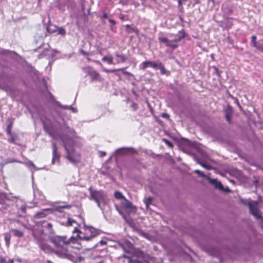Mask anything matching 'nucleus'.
<instances>
[{"mask_svg":"<svg viewBox=\"0 0 263 263\" xmlns=\"http://www.w3.org/2000/svg\"><path fill=\"white\" fill-rule=\"evenodd\" d=\"M102 61L107 63L108 64H115V63L113 62V59L112 56L110 54H107L105 56L103 57Z\"/></svg>","mask_w":263,"mask_h":263,"instance_id":"15","label":"nucleus"},{"mask_svg":"<svg viewBox=\"0 0 263 263\" xmlns=\"http://www.w3.org/2000/svg\"><path fill=\"white\" fill-rule=\"evenodd\" d=\"M46 30H47V32H49V26H47L46 27Z\"/></svg>","mask_w":263,"mask_h":263,"instance_id":"49","label":"nucleus"},{"mask_svg":"<svg viewBox=\"0 0 263 263\" xmlns=\"http://www.w3.org/2000/svg\"><path fill=\"white\" fill-rule=\"evenodd\" d=\"M163 141L166 143V145H167L169 147H173V144L168 140L163 139Z\"/></svg>","mask_w":263,"mask_h":263,"instance_id":"31","label":"nucleus"},{"mask_svg":"<svg viewBox=\"0 0 263 263\" xmlns=\"http://www.w3.org/2000/svg\"><path fill=\"white\" fill-rule=\"evenodd\" d=\"M161 116L162 117L165 118H169V115L167 114H165V113L162 114Z\"/></svg>","mask_w":263,"mask_h":263,"instance_id":"39","label":"nucleus"},{"mask_svg":"<svg viewBox=\"0 0 263 263\" xmlns=\"http://www.w3.org/2000/svg\"><path fill=\"white\" fill-rule=\"evenodd\" d=\"M256 49L263 52V39L258 41V44L256 45Z\"/></svg>","mask_w":263,"mask_h":263,"instance_id":"23","label":"nucleus"},{"mask_svg":"<svg viewBox=\"0 0 263 263\" xmlns=\"http://www.w3.org/2000/svg\"><path fill=\"white\" fill-rule=\"evenodd\" d=\"M198 163L200 164L202 167H203L204 168H205L207 170H210L211 168V167L210 166L204 163H201V162H198Z\"/></svg>","mask_w":263,"mask_h":263,"instance_id":"32","label":"nucleus"},{"mask_svg":"<svg viewBox=\"0 0 263 263\" xmlns=\"http://www.w3.org/2000/svg\"><path fill=\"white\" fill-rule=\"evenodd\" d=\"M208 180L209 183L211 184L214 185L216 189H218L220 190H222L223 189L222 185L221 184V182L218 181L217 179H211L210 178H209Z\"/></svg>","mask_w":263,"mask_h":263,"instance_id":"13","label":"nucleus"},{"mask_svg":"<svg viewBox=\"0 0 263 263\" xmlns=\"http://www.w3.org/2000/svg\"><path fill=\"white\" fill-rule=\"evenodd\" d=\"M11 235L9 233H5L4 234V239L7 245H9L11 240Z\"/></svg>","mask_w":263,"mask_h":263,"instance_id":"24","label":"nucleus"},{"mask_svg":"<svg viewBox=\"0 0 263 263\" xmlns=\"http://www.w3.org/2000/svg\"><path fill=\"white\" fill-rule=\"evenodd\" d=\"M123 149H124V148H119V149H117V150H116V153H117V154H120V152H121V151H122Z\"/></svg>","mask_w":263,"mask_h":263,"instance_id":"40","label":"nucleus"},{"mask_svg":"<svg viewBox=\"0 0 263 263\" xmlns=\"http://www.w3.org/2000/svg\"><path fill=\"white\" fill-rule=\"evenodd\" d=\"M157 68H159L160 69L162 74L165 73L166 70L164 68V66L162 65L161 63H159L158 64Z\"/></svg>","mask_w":263,"mask_h":263,"instance_id":"29","label":"nucleus"},{"mask_svg":"<svg viewBox=\"0 0 263 263\" xmlns=\"http://www.w3.org/2000/svg\"><path fill=\"white\" fill-rule=\"evenodd\" d=\"M109 22L110 23H111L112 25H115V23H116L115 21H114V20H111V19H109Z\"/></svg>","mask_w":263,"mask_h":263,"instance_id":"44","label":"nucleus"},{"mask_svg":"<svg viewBox=\"0 0 263 263\" xmlns=\"http://www.w3.org/2000/svg\"><path fill=\"white\" fill-rule=\"evenodd\" d=\"M9 135L10 136V138L8 140V141L10 143H13V144H16V145H18L15 142L16 137L13 136V135H12V134Z\"/></svg>","mask_w":263,"mask_h":263,"instance_id":"28","label":"nucleus"},{"mask_svg":"<svg viewBox=\"0 0 263 263\" xmlns=\"http://www.w3.org/2000/svg\"><path fill=\"white\" fill-rule=\"evenodd\" d=\"M214 2V0H212Z\"/></svg>","mask_w":263,"mask_h":263,"instance_id":"54","label":"nucleus"},{"mask_svg":"<svg viewBox=\"0 0 263 263\" xmlns=\"http://www.w3.org/2000/svg\"><path fill=\"white\" fill-rule=\"evenodd\" d=\"M107 17H108V15H107V13H104L103 14V15H102V17H103V18H107Z\"/></svg>","mask_w":263,"mask_h":263,"instance_id":"45","label":"nucleus"},{"mask_svg":"<svg viewBox=\"0 0 263 263\" xmlns=\"http://www.w3.org/2000/svg\"><path fill=\"white\" fill-rule=\"evenodd\" d=\"M85 234L90 237V239L97 236L99 233L98 231L92 227H86L85 228Z\"/></svg>","mask_w":263,"mask_h":263,"instance_id":"9","label":"nucleus"},{"mask_svg":"<svg viewBox=\"0 0 263 263\" xmlns=\"http://www.w3.org/2000/svg\"><path fill=\"white\" fill-rule=\"evenodd\" d=\"M57 33L58 34L64 35L66 33L65 30L62 28H57V26L50 24V33Z\"/></svg>","mask_w":263,"mask_h":263,"instance_id":"12","label":"nucleus"},{"mask_svg":"<svg viewBox=\"0 0 263 263\" xmlns=\"http://www.w3.org/2000/svg\"><path fill=\"white\" fill-rule=\"evenodd\" d=\"M106 155V153L105 152H101V156L104 157Z\"/></svg>","mask_w":263,"mask_h":263,"instance_id":"47","label":"nucleus"},{"mask_svg":"<svg viewBox=\"0 0 263 263\" xmlns=\"http://www.w3.org/2000/svg\"><path fill=\"white\" fill-rule=\"evenodd\" d=\"M56 104L61 107L66 109H70L73 112L76 113L78 111L77 109L76 108L73 107L71 106H62L60 104L59 102L55 101L53 96L50 93V105Z\"/></svg>","mask_w":263,"mask_h":263,"instance_id":"7","label":"nucleus"},{"mask_svg":"<svg viewBox=\"0 0 263 263\" xmlns=\"http://www.w3.org/2000/svg\"><path fill=\"white\" fill-rule=\"evenodd\" d=\"M115 197L118 199H121V200H123L125 197L123 195V194L119 191H116L114 193Z\"/></svg>","mask_w":263,"mask_h":263,"instance_id":"22","label":"nucleus"},{"mask_svg":"<svg viewBox=\"0 0 263 263\" xmlns=\"http://www.w3.org/2000/svg\"><path fill=\"white\" fill-rule=\"evenodd\" d=\"M41 237L43 238V239H45L46 238H49V236L48 235H47V234H44V232H42Z\"/></svg>","mask_w":263,"mask_h":263,"instance_id":"35","label":"nucleus"},{"mask_svg":"<svg viewBox=\"0 0 263 263\" xmlns=\"http://www.w3.org/2000/svg\"><path fill=\"white\" fill-rule=\"evenodd\" d=\"M132 107L134 108V110H136L137 109V104L135 103H133Z\"/></svg>","mask_w":263,"mask_h":263,"instance_id":"37","label":"nucleus"},{"mask_svg":"<svg viewBox=\"0 0 263 263\" xmlns=\"http://www.w3.org/2000/svg\"><path fill=\"white\" fill-rule=\"evenodd\" d=\"M158 64L151 61H145L142 63L140 66L141 69L144 70L148 67H151L154 68H157Z\"/></svg>","mask_w":263,"mask_h":263,"instance_id":"10","label":"nucleus"},{"mask_svg":"<svg viewBox=\"0 0 263 263\" xmlns=\"http://www.w3.org/2000/svg\"><path fill=\"white\" fill-rule=\"evenodd\" d=\"M195 173H197L198 175H199V176H200L201 177H205L204 174L199 170H195Z\"/></svg>","mask_w":263,"mask_h":263,"instance_id":"33","label":"nucleus"},{"mask_svg":"<svg viewBox=\"0 0 263 263\" xmlns=\"http://www.w3.org/2000/svg\"><path fill=\"white\" fill-rule=\"evenodd\" d=\"M121 203L122 206L128 212H135L136 208L133 206L132 203L127 200L126 198H124L123 200H121Z\"/></svg>","mask_w":263,"mask_h":263,"instance_id":"6","label":"nucleus"},{"mask_svg":"<svg viewBox=\"0 0 263 263\" xmlns=\"http://www.w3.org/2000/svg\"><path fill=\"white\" fill-rule=\"evenodd\" d=\"M0 203H2V204L5 203V200H4V202H1L0 201Z\"/></svg>","mask_w":263,"mask_h":263,"instance_id":"52","label":"nucleus"},{"mask_svg":"<svg viewBox=\"0 0 263 263\" xmlns=\"http://www.w3.org/2000/svg\"><path fill=\"white\" fill-rule=\"evenodd\" d=\"M184 36H179L173 40H168L167 38L164 37H161L159 38L160 42L163 43L166 46L171 47L173 49L176 48L178 47L177 43L179 42Z\"/></svg>","mask_w":263,"mask_h":263,"instance_id":"5","label":"nucleus"},{"mask_svg":"<svg viewBox=\"0 0 263 263\" xmlns=\"http://www.w3.org/2000/svg\"><path fill=\"white\" fill-rule=\"evenodd\" d=\"M82 69L83 71L86 74L87 76H89L93 69L90 66H87L85 67H82Z\"/></svg>","mask_w":263,"mask_h":263,"instance_id":"18","label":"nucleus"},{"mask_svg":"<svg viewBox=\"0 0 263 263\" xmlns=\"http://www.w3.org/2000/svg\"><path fill=\"white\" fill-rule=\"evenodd\" d=\"M70 207V206L69 205H62V206H60V208H65V209H69Z\"/></svg>","mask_w":263,"mask_h":263,"instance_id":"43","label":"nucleus"},{"mask_svg":"<svg viewBox=\"0 0 263 263\" xmlns=\"http://www.w3.org/2000/svg\"><path fill=\"white\" fill-rule=\"evenodd\" d=\"M60 155L57 151V149L55 144L52 145V163L53 164L60 163Z\"/></svg>","mask_w":263,"mask_h":263,"instance_id":"8","label":"nucleus"},{"mask_svg":"<svg viewBox=\"0 0 263 263\" xmlns=\"http://www.w3.org/2000/svg\"><path fill=\"white\" fill-rule=\"evenodd\" d=\"M12 232H13V234L14 236L18 237H21L23 236L24 233L23 232L17 230V229H13L12 230Z\"/></svg>","mask_w":263,"mask_h":263,"instance_id":"20","label":"nucleus"},{"mask_svg":"<svg viewBox=\"0 0 263 263\" xmlns=\"http://www.w3.org/2000/svg\"><path fill=\"white\" fill-rule=\"evenodd\" d=\"M89 76L92 80H101V77L99 73L94 69L92 70Z\"/></svg>","mask_w":263,"mask_h":263,"instance_id":"16","label":"nucleus"},{"mask_svg":"<svg viewBox=\"0 0 263 263\" xmlns=\"http://www.w3.org/2000/svg\"><path fill=\"white\" fill-rule=\"evenodd\" d=\"M44 127L46 132L48 133H49V129L48 128V127L45 125V124H44Z\"/></svg>","mask_w":263,"mask_h":263,"instance_id":"41","label":"nucleus"},{"mask_svg":"<svg viewBox=\"0 0 263 263\" xmlns=\"http://www.w3.org/2000/svg\"><path fill=\"white\" fill-rule=\"evenodd\" d=\"M65 150L66 158L70 162L76 164L80 160V154L77 149L82 144V140L79 138L62 139Z\"/></svg>","mask_w":263,"mask_h":263,"instance_id":"1","label":"nucleus"},{"mask_svg":"<svg viewBox=\"0 0 263 263\" xmlns=\"http://www.w3.org/2000/svg\"><path fill=\"white\" fill-rule=\"evenodd\" d=\"M123 69H103V71L105 72H114L118 70H122Z\"/></svg>","mask_w":263,"mask_h":263,"instance_id":"30","label":"nucleus"},{"mask_svg":"<svg viewBox=\"0 0 263 263\" xmlns=\"http://www.w3.org/2000/svg\"><path fill=\"white\" fill-rule=\"evenodd\" d=\"M80 53H81L82 54H83V55H87V53L85 51H84V50H82V49H81V50H80Z\"/></svg>","mask_w":263,"mask_h":263,"instance_id":"42","label":"nucleus"},{"mask_svg":"<svg viewBox=\"0 0 263 263\" xmlns=\"http://www.w3.org/2000/svg\"><path fill=\"white\" fill-rule=\"evenodd\" d=\"M226 117L227 118V121L229 122L230 121V119H231V116L229 115V114L227 113L226 115Z\"/></svg>","mask_w":263,"mask_h":263,"instance_id":"36","label":"nucleus"},{"mask_svg":"<svg viewBox=\"0 0 263 263\" xmlns=\"http://www.w3.org/2000/svg\"><path fill=\"white\" fill-rule=\"evenodd\" d=\"M48 209L44 210V211H42L40 212H38L35 214V217L36 218H41L46 217L47 215V214L45 213V211H47Z\"/></svg>","mask_w":263,"mask_h":263,"instance_id":"19","label":"nucleus"},{"mask_svg":"<svg viewBox=\"0 0 263 263\" xmlns=\"http://www.w3.org/2000/svg\"><path fill=\"white\" fill-rule=\"evenodd\" d=\"M243 203L245 204H247L249 206L250 213L256 218L257 219H262L260 212L258 209V202L257 201H249L248 202L247 201L242 200Z\"/></svg>","mask_w":263,"mask_h":263,"instance_id":"4","label":"nucleus"},{"mask_svg":"<svg viewBox=\"0 0 263 263\" xmlns=\"http://www.w3.org/2000/svg\"><path fill=\"white\" fill-rule=\"evenodd\" d=\"M46 226L48 227H49V223H47Z\"/></svg>","mask_w":263,"mask_h":263,"instance_id":"51","label":"nucleus"},{"mask_svg":"<svg viewBox=\"0 0 263 263\" xmlns=\"http://www.w3.org/2000/svg\"><path fill=\"white\" fill-rule=\"evenodd\" d=\"M116 207V209L117 210V211H118V212H119V213L120 214V215H122V212L121 211V210L119 209V207L116 205L115 206Z\"/></svg>","mask_w":263,"mask_h":263,"instance_id":"38","label":"nucleus"},{"mask_svg":"<svg viewBox=\"0 0 263 263\" xmlns=\"http://www.w3.org/2000/svg\"><path fill=\"white\" fill-rule=\"evenodd\" d=\"M73 132H74L73 129H70V133H73Z\"/></svg>","mask_w":263,"mask_h":263,"instance_id":"50","label":"nucleus"},{"mask_svg":"<svg viewBox=\"0 0 263 263\" xmlns=\"http://www.w3.org/2000/svg\"><path fill=\"white\" fill-rule=\"evenodd\" d=\"M88 190L90 192L89 199L93 200L98 207L102 210L101 202L104 204L106 203V195L105 192L102 190H93L92 187H90Z\"/></svg>","mask_w":263,"mask_h":263,"instance_id":"3","label":"nucleus"},{"mask_svg":"<svg viewBox=\"0 0 263 263\" xmlns=\"http://www.w3.org/2000/svg\"><path fill=\"white\" fill-rule=\"evenodd\" d=\"M123 73L126 74H127V75H130L131 74L130 73L128 72V71H124Z\"/></svg>","mask_w":263,"mask_h":263,"instance_id":"48","label":"nucleus"},{"mask_svg":"<svg viewBox=\"0 0 263 263\" xmlns=\"http://www.w3.org/2000/svg\"><path fill=\"white\" fill-rule=\"evenodd\" d=\"M78 240L77 238L71 236L69 238L67 239L65 236H57L50 238V242H51L55 247H59L62 249L65 250L66 252H69V249L74 248L72 245L77 243ZM78 248V247H75Z\"/></svg>","mask_w":263,"mask_h":263,"instance_id":"2","label":"nucleus"},{"mask_svg":"<svg viewBox=\"0 0 263 263\" xmlns=\"http://www.w3.org/2000/svg\"><path fill=\"white\" fill-rule=\"evenodd\" d=\"M52 136L53 137V138L56 139L57 140H58L59 138H60V139L61 138V137L60 136L57 137L55 135H52Z\"/></svg>","mask_w":263,"mask_h":263,"instance_id":"46","label":"nucleus"},{"mask_svg":"<svg viewBox=\"0 0 263 263\" xmlns=\"http://www.w3.org/2000/svg\"><path fill=\"white\" fill-rule=\"evenodd\" d=\"M14 259H9L8 260H6L5 257L0 256V263H14Z\"/></svg>","mask_w":263,"mask_h":263,"instance_id":"21","label":"nucleus"},{"mask_svg":"<svg viewBox=\"0 0 263 263\" xmlns=\"http://www.w3.org/2000/svg\"><path fill=\"white\" fill-rule=\"evenodd\" d=\"M13 121H11V122H10L9 124L7 126V127L6 129V132H7V134L9 135L12 134L11 129L13 126Z\"/></svg>","mask_w":263,"mask_h":263,"instance_id":"26","label":"nucleus"},{"mask_svg":"<svg viewBox=\"0 0 263 263\" xmlns=\"http://www.w3.org/2000/svg\"><path fill=\"white\" fill-rule=\"evenodd\" d=\"M75 221L74 220L70 219L68 218L67 220V224L68 226H72L73 223H74Z\"/></svg>","mask_w":263,"mask_h":263,"instance_id":"34","label":"nucleus"},{"mask_svg":"<svg viewBox=\"0 0 263 263\" xmlns=\"http://www.w3.org/2000/svg\"><path fill=\"white\" fill-rule=\"evenodd\" d=\"M153 200V198L152 197H148L144 200V203L146 205V208L147 209L149 208V205L151 204V202Z\"/></svg>","mask_w":263,"mask_h":263,"instance_id":"27","label":"nucleus"},{"mask_svg":"<svg viewBox=\"0 0 263 263\" xmlns=\"http://www.w3.org/2000/svg\"><path fill=\"white\" fill-rule=\"evenodd\" d=\"M115 56L119 58V60H117L116 62H115V64H119L120 62H124L126 60V57L125 55L123 54H120L118 52H116L115 53Z\"/></svg>","mask_w":263,"mask_h":263,"instance_id":"17","label":"nucleus"},{"mask_svg":"<svg viewBox=\"0 0 263 263\" xmlns=\"http://www.w3.org/2000/svg\"><path fill=\"white\" fill-rule=\"evenodd\" d=\"M73 232H77L78 235L77 237L79 238L80 239L86 241H89L90 240V237L89 236L85 234V232L83 233L81 231L78 230L76 228H74L73 230Z\"/></svg>","mask_w":263,"mask_h":263,"instance_id":"11","label":"nucleus"},{"mask_svg":"<svg viewBox=\"0 0 263 263\" xmlns=\"http://www.w3.org/2000/svg\"><path fill=\"white\" fill-rule=\"evenodd\" d=\"M40 248L45 253H48L49 251V246L43 240L40 241Z\"/></svg>","mask_w":263,"mask_h":263,"instance_id":"14","label":"nucleus"},{"mask_svg":"<svg viewBox=\"0 0 263 263\" xmlns=\"http://www.w3.org/2000/svg\"><path fill=\"white\" fill-rule=\"evenodd\" d=\"M251 44L256 48V45L258 44V41H256V36L253 35L251 37Z\"/></svg>","mask_w":263,"mask_h":263,"instance_id":"25","label":"nucleus"},{"mask_svg":"<svg viewBox=\"0 0 263 263\" xmlns=\"http://www.w3.org/2000/svg\"><path fill=\"white\" fill-rule=\"evenodd\" d=\"M30 164H31L32 165H33V166H34V164H33V163L32 162H31V163H30Z\"/></svg>","mask_w":263,"mask_h":263,"instance_id":"53","label":"nucleus"}]
</instances>
